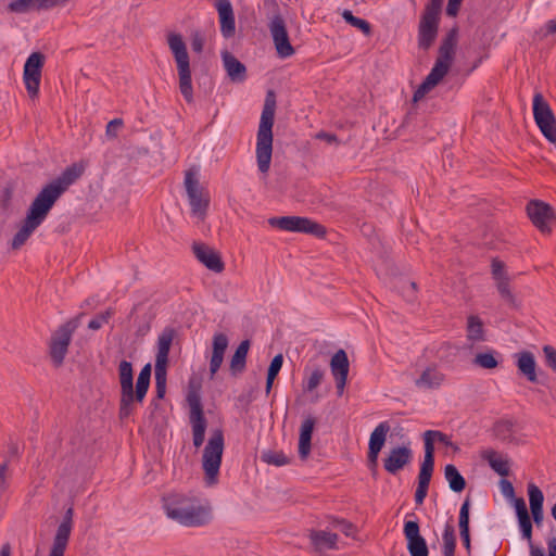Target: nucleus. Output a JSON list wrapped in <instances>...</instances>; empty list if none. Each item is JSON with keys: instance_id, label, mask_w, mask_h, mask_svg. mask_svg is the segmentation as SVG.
Instances as JSON below:
<instances>
[{"instance_id": "obj_1", "label": "nucleus", "mask_w": 556, "mask_h": 556, "mask_svg": "<svg viewBox=\"0 0 556 556\" xmlns=\"http://www.w3.org/2000/svg\"><path fill=\"white\" fill-rule=\"evenodd\" d=\"M84 165L73 163L59 177L42 187L30 203L20 229L11 241L12 250H20L26 243L34 231L46 220L58 200L84 174Z\"/></svg>"}, {"instance_id": "obj_2", "label": "nucleus", "mask_w": 556, "mask_h": 556, "mask_svg": "<svg viewBox=\"0 0 556 556\" xmlns=\"http://www.w3.org/2000/svg\"><path fill=\"white\" fill-rule=\"evenodd\" d=\"M163 508L168 518L186 527H202L213 518L208 504H202L194 497L178 493L164 497Z\"/></svg>"}, {"instance_id": "obj_3", "label": "nucleus", "mask_w": 556, "mask_h": 556, "mask_svg": "<svg viewBox=\"0 0 556 556\" xmlns=\"http://www.w3.org/2000/svg\"><path fill=\"white\" fill-rule=\"evenodd\" d=\"M457 43L458 28L453 27L443 37L438 50L437 60L430 73L414 92L413 100L415 102L422 99L431 89L438 86L448 73L455 59Z\"/></svg>"}, {"instance_id": "obj_4", "label": "nucleus", "mask_w": 556, "mask_h": 556, "mask_svg": "<svg viewBox=\"0 0 556 556\" xmlns=\"http://www.w3.org/2000/svg\"><path fill=\"white\" fill-rule=\"evenodd\" d=\"M276 111V94L274 90L266 93L256 137V161L258 170L266 174L269 170L273 153V126Z\"/></svg>"}, {"instance_id": "obj_5", "label": "nucleus", "mask_w": 556, "mask_h": 556, "mask_svg": "<svg viewBox=\"0 0 556 556\" xmlns=\"http://www.w3.org/2000/svg\"><path fill=\"white\" fill-rule=\"evenodd\" d=\"M168 47L177 64L179 76V90L184 99L191 103L193 101V88L191 79L190 60L186 43L180 34L170 33L167 36Z\"/></svg>"}, {"instance_id": "obj_6", "label": "nucleus", "mask_w": 556, "mask_h": 556, "mask_svg": "<svg viewBox=\"0 0 556 556\" xmlns=\"http://www.w3.org/2000/svg\"><path fill=\"white\" fill-rule=\"evenodd\" d=\"M223 452L224 433L220 429H216L210 437L207 444L203 450L202 467L208 484H214L217 481Z\"/></svg>"}, {"instance_id": "obj_7", "label": "nucleus", "mask_w": 556, "mask_h": 556, "mask_svg": "<svg viewBox=\"0 0 556 556\" xmlns=\"http://www.w3.org/2000/svg\"><path fill=\"white\" fill-rule=\"evenodd\" d=\"M199 390L200 386H195L193 381H190L187 402L190 407L189 420L192 428L193 445L197 448L203 444L207 427Z\"/></svg>"}, {"instance_id": "obj_8", "label": "nucleus", "mask_w": 556, "mask_h": 556, "mask_svg": "<svg viewBox=\"0 0 556 556\" xmlns=\"http://www.w3.org/2000/svg\"><path fill=\"white\" fill-rule=\"evenodd\" d=\"M84 313L78 314L74 318L61 325L52 334L50 341V356L55 366H61L64 362L72 336L80 325V318Z\"/></svg>"}, {"instance_id": "obj_9", "label": "nucleus", "mask_w": 556, "mask_h": 556, "mask_svg": "<svg viewBox=\"0 0 556 556\" xmlns=\"http://www.w3.org/2000/svg\"><path fill=\"white\" fill-rule=\"evenodd\" d=\"M533 117L542 135L552 143L556 142V118L541 92L533 96Z\"/></svg>"}, {"instance_id": "obj_10", "label": "nucleus", "mask_w": 556, "mask_h": 556, "mask_svg": "<svg viewBox=\"0 0 556 556\" xmlns=\"http://www.w3.org/2000/svg\"><path fill=\"white\" fill-rule=\"evenodd\" d=\"M268 224L271 227H276L281 230L309 233V235H314L318 238H321L326 235V228L323 225H320L307 217H300V216L271 217L268 219Z\"/></svg>"}, {"instance_id": "obj_11", "label": "nucleus", "mask_w": 556, "mask_h": 556, "mask_svg": "<svg viewBox=\"0 0 556 556\" xmlns=\"http://www.w3.org/2000/svg\"><path fill=\"white\" fill-rule=\"evenodd\" d=\"M151 371L152 367L151 364H146L137 378L136 382V393L135 394H125L121 393V400H119V418L125 419L128 418L132 412V404L134 402L141 403L149 390L150 387V380H151Z\"/></svg>"}, {"instance_id": "obj_12", "label": "nucleus", "mask_w": 556, "mask_h": 556, "mask_svg": "<svg viewBox=\"0 0 556 556\" xmlns=\"http://www.w3.org/2000/svg\"><path fill=\"white\" fill-rule=\"evenodd\" d=\"M185 188L188 194L191 212L193 215L201 219H204L210 198L204 189L200 186V182L194 173L188 170L185 175Z\"/></svg>"}, {"instance_id": "obj_13", "label": "nucleus", "mask_w": 556, "mask_h": 556, "mask_svg": "<svg viewBox=\"0 0 556 556\" xmlns=\"http://www.w3.org/2000/svg\"><path fill=\"white\" fill-rule=\"evenodd\" d=\"M268 28L273 37L277 54L282 59L293 55L295 51L290 43L286 22L279 13L275 14L270 18Z\"/></svg>"}, {"instance_id": "obj_14", "label": "nucleus", "mask_w": 556, "mask_h": 556, "mask_svg": "<svg viewBox=\"0 0 556 556\" xmlns=\"http://www.w3.org/2000/svg\"><path fill=\"white\" fill-rule=\"evenodd\" d=\"M43 63L45 55L40 52H33L25 62L23 79L30 98L38 96Z\"/></svg>"}, {"instance_id": "obj_15", "label": "nucleus", "mask_w": 556, "mask_h": 556, "mask_svg": "<svg viewBox=\"0 0 556 556\" xmlns=\"http://www.w3.org/2000/svg\"><path fill=\"white\" fill-rule=\"evenodd\" d=\"M527 214L532 224L544 235L551 233L549 224L555 220L554 208L541 201L532 200L527 204Z\"/></svg>"}, {"instance_id": "obj_16", "label": "nucleus", "mask_w": 556, "mask_h": 556, "mask_svg": "<svg viewBox=\"0 0 556 556\" xmlns=\"http://www.w3.org/2000/svg\"><path fill=\"white\" fill-rule=\"evenodd\" d=\"M440 14L425 11L418 25V48L427 51L434 43L439 30Z\"/></svg>"}, {"instance_id": "obj_17", "label": "nucleus", "mask_w": 556, "mask_h": 556, "mask_svg": "<svg viewBox=\"0 0 556 556\" xmlns=\"http://www.w3.org/2000/svg\"><path fill=\"white\" fill-rule=\"evenodd\" d=\"M73 507H68L63 516V520L56 529L49 556H64L73 529Z\"/></svg>"}, {"instance_id": "obj_18", "label": "nucleus", "mask_w": 556, "mask_h": 556, "mask_svg": "<svg viewBox=\"0 0 556 556\" xmlns=\"http://www.w3.org/2000/svg\"><path fill=\"white\" fill-rule=\"evenodd\" d=\"M403 532L407 541V551L410 556H429L428 545L425 538L420 534L418 521H405Z\"/></svg>"}, {"instance_id": "obj_19", "label": "nucleus", "mask_w": 556, "mask_h": 556, "mask_svg": "<svg viewBox=\"0 0 556 556\" xmlns=\"http://www.w3.org/2000/svg\"><path fill=\"white\" fill-rule=\"evenodd\" d=\"M388 421L380 422L371 432L368 443V466L371 470H376L378 466V457L384 446L387 434L390 431Z\"/></svg>"}, {"instance_id": "obj_20", "label": "nucleus", "mask_w": 556, "mask_h": 556, "mask_svg": "<svg viewBox=\"0 0 556 556\" xmlns=\"http://www.w3.org/2000/svg\"><path fill=\"white\" fill-rule=\"evenodd\" d=\"M350 363L344 350H338L331 357L330 370L336 381L338 395L341 396L346 384Z\"/></svg>"}, {"instance_id": "obj_21", "label": "nucleus", "mask_w": 556, "mask_h": 556, "mask_svg": "<svg viewBox=\"0 0 556 556\" xmlns=\"http://www.w3.org/2000/svg\"><path fill=\"white\" fill-rule=\"evenodd\" d=\"M505 264L502 261H492V276L501 298L510 306H517L516 298L510 290V279L504 270Z\"/></svg>"}, {"instance_id": "obj_22", "label": "nucleus", "mask_w": 556, "mask_h": 556, "mask_svg": "<svg viewBox=\"0 0 556 556\" xmlns=\"http://www.w3.org/2000/svg\"><path fill=\"white\" fill-rule=\"evenodd\" d=\"M192 251L197 260L202 263L207 269L214 273H222L225 269V264L214 249L202 242H194Z\"/></svg>"}, {"instance_id": "obj_23", "label": "nucleus", "mask_w": 556, "mask_h": 556, "mask_svg": "<svg viewBox=\"0 0 556 556\" xmlns=\"http://www.w3.org/2000/svg\"><path fill=\"white\" fill-rule=\"evenodd\" d=\"M214 5L218 12L223 37L226 39L233 37L236 34V20L231 2L229 0H215Z\"/></svg>"}, {"instance_id": "obj_24", "label": "nucleus", "mask_w": 556, "mask_h": 556, "mask_svg": "<svg viewBox=\"0 0 556 556\" xmlns=\"http://www.w3.org/2000/svg\"><path fill=\"white\" fill-rule=\"evenodd\" d=\"M516 366L520 376L531 383H540L535 357L530 351H520L514 354Z\"/></svg>"}, {"instance_id": "obj_25", "label": "nucleus", "mask_w": 556, "mask_h": 556, "mask_svg": "<svg viewBox=\"0 0 556 556\" xmlns=\"http://www.w3.org/2000/svg\"><path fill=\"white\" fill-rule=\"evenodd\" d=\"M413 452L408 446L393 447L388 457L383 459L384 469L392 475H395L404 466L410 463Z\"/></svg>"}, {"instance_id": "obj_26", "label": "nucleus", "mask_w": 556, "mask_h": 556, "mask_svg": "<svg viewBox=\"0 0 556 556\" xmlns=\"http://www.w3.org/2000/svg\"><path fill=\"white\" fill-rule=\"evenodd\" d=\"M528 496L531 511V520L538 528H540L542 527L544 520V494L536 484L530 482L528 484Z\"/></svg>"}, {"instance_id": "obj_27", "label": "nucleus", "mask_w": 556, "mask_h": 556, "mask_svg": "<svg viewBox=\"0 0 556 556\" xmlns=\"http://www.w3.org/2000/svg\"><path fill=\"white\" fill-rule=\"evenodd\" d=\"M176 336V330L172 327H166L157 338V352L155 356V367L167 368L168 354L173 340Z\"/></svg>"}, {"instance_id": "obj_28", "label": "nucleus", "mask_w": 556, "mask_h": 556, "mask_svg": "<svg viewBox=\"0 0 556 556\" xmlns=\"http://www.w3.org/2000/svg\"><path fill=\"white\" fill-rule=\"evenodd\" d=\"M445 380V375L437 367L429 366L415 380V386L421 390L439 389Z\"/></svg>"}, {"instance_id": "obj_29", "label": "nucleus", "mask_w": 556, "mask_h": 556, "mask_svg": "<svg viewBox=\"0 0 556 556\" xmlns=\"http://www.w3.org/2000/svg\"><path fill=\"white\" fill-rule=\"evenodd\" d=\"M316 425V418L306 416L300 427L299 435V455L301 459H306L312 448V435Z\"/></svg>"}, {"instance_id": "obj_30", "label": "nucleus", "mask_w": 556, "mask_h": 556, "mask_svg": "<svg viewBox=\"0 0 556 556\" xmlns=\"http://www.w3.org/2000/svg\"><path fill=\"white\" fill-rule=\"evenodd\" d=\"M223 61L226 72L232 81L242 83L247 78V68L235 55L225 51Z\"/></svg>"}, {"instance_id": "obj_31", "label": "nucleus", "mask_w": 556, "mask_h": 556, "mask_svg": "<svg viewBox=\"0 0 556 556\" xmlns=\"http://www.w3.org/2000/svg\"><path fill=\"white\" fill-rule=\"evenodd\" d=\"M118 379L121 384V393L135 394L134 389V370L132 364L123 359L118 365Z\"/></svg>"}, {"instance_id": "obj_32", "label": "nucleus", "mask_w": 556, "mask_h": 556, "mask_svg": "<svg viewBox=\"0 0 556 556\" xmlns=\"http://www.w3.org/2000/svg\"><path fill=\"white\" fill-rule=\"evenodd\" d=\"M250 349V341L243 340L239 346L236 349L231 361H230V370L233 375L238 372H242L245 369L247 355Z\"/></svg>"}, {"instance_id": "obj_33", "label": "nucleus", "mask_w": 556, "mask_h": 556, "mask_svg": "<svg viewBox=\"0 0 556 556\" xmlns=\"http://www.w3.org/2000/svg\"><path fill=\"white\" fill-rule=\"evenodd\" d=\"M444 477L448 482L450 489L455 493H460L466 488V480L460 475L455 465L448 464L444 468Z\"/></svg>"}, {"instance_id": "obj_34", "label": "nucleus", "mask_w": 556, "mask_h": 556, "mask_svg": "<svg viewBox=\"0 0 556 556\" xmlns=\"http://www.w3.org/2000/svg\"><path fill=\"white\" fill-rule=\"evenodd\" d=\"M434 438L432 435H428V430L424 433V442H425V457L421 463L420 470L431 471L434 469Z\"/></svg>"}, {"instance_id": "obj_35", "label": "nucleus", "mask_w": 556, "mask_h": 556, "mask_svg": "<svg viewBox=\"0 0 556 556\" xmlns=\"http://www.w3.org/2000/svg\"><path fill=\"white\" fill-rule=\"evenodd\" d=\"M309 538L316 548H333L338 540V535L336 533L327 531H312Z\"/></svg>"}, {"instance_id": "obj_36", "label": "nucleus", "mask_w": 556, "mask_h": 556, "mask_svg": "<svg viewBox=\"0 0 556 556\" xmlns=\"http://www.w3.org/2000/svg\"><path fill=\"white\" fill-rule=\"evenodd\" d=\"M467 339L472 342L484 341L483 323L478 316L468 317Z\"/></svg>"}, {"instance_id": "obj_37", "label": "nucleus", "mask_w": 556, "mask_h": 556, "mask_svg": "<svg viewBox=\"0 0 556 556\" xmlns=\"http://www.w3.org/2000/svg\"><path fill=\"white\" fill-rule=\"evenodd\" d=\"M431 471L419 470L418 473V485L415 491V502L417 505H421L428 494L429 484L432 478Z\"/></svg>"}, {"instance_id": "obj_38", "label": "nucleus", "mask_w": 556, "mask_h": 556, "mask_svg": "<svg viewBox=\"0 0 556 556\" xmlns=\"http://www.w3.org/2000/svg\"><path fill=\"white\" fill-rule=\"evenodd\" d=\"M431 471L419 470L418 473V485L415 491V502L417 505H421L428 494L429 484L432 478Z\"/></svg>"}, {"instance_id": "obj_39", "label": "nucleus", "mask_w": 556, "mask_h": 556, "mask_svg": "<svg viewBox=\"0 0 556 556\" xmlns=\"http://www.w3.org/2000/svg\"><path fill=\"white\" fill-rule=\"evenodd\" d=\"M443 540V555L454 556L456 547L455 529L452 525L446 523L442 534Z\"/></svg>"}, {"instance_id": "obj_40", "label": "nucleus", "mask_w": 556, "mask_h": 556, "mask_svg": "<svg viewBox=\"0 0 556 556\" xmlns=\"http://www.w3.org/2000/svg\"><path fill=\"white\" fill-rule=\"evenodd\" d=\"M484 458L489 462L491 468L500 476L506 477L509 475L508 462L497 458L495 451H488L484 455Z\"/></svg>"}, {"instance_id": "obj_41", "label": "nucleus", "mask_w": 556, "mask_h": 556, "mask_svg": "<svg viewBox=\"0 0 556 556\" xmlns=\"http://www.w3.org/2000/svg\"><path fill=\"white\" fill-rule=\"evenodd\" d=\"M261 459L262 462L274 466H285L290 463V459L282 451H264L261 455Z\"/></svg>"}, {"instance_id": "obj_42", "label": "nucleus", "mask_w": 556, "mask_h": 556, "mask_svg": "<svg viewBox=\"0 0 556 556\" xmlns=\"http://www.w3.org/2000/svg\"><path fill=\"white\" fill-rule=\"evenodd\" d=\"M342 17L348 24L358 28L364 35L369 36L371 34L370 24L366 20L354 16L351 11L344 10Z\"/></svg>"}, {"instance_id": "obj_43", "label": "nucleus", "mask_w": 556, "mask_h": 556, "mask_svg": "<svg viewBox=\"0 0 556 556\" xmlns=\"http://www.w3.org/2000/svg\"><path fill=\"white\" fill-rule=\"evenodd\" d=\"M155 392L157 399H163L166 393L167 368L154 367Z\"/></svg>"}, {"instance_id": "obj_44", "label": "nucleus", "mask_w": 556, "mask_h": 556, "mask_svg": "<svg viewBox=\"0 0 556 556\" xmlns=\"http://www.w3.org/2000/svg\"><path fill=\"white\" fill-rule=\"evenodd\" d=\"M513 422L509 420H500L494 425V434L502 441H509L513 437Z\"/></svg>"}, {"instance_id": "obj_45", "label": "nucleus", "mask_w": 556, "mask_h": 556, "mask_svg": "<svg viewBox=\"0 0 556 556\" xmlns=\"http://www.w3.org/2000/svg\"><path fill=\"white\" fill-rule=\"evenodd\" d=\"M494 354L495 352L478 353L473 363L484 369H494L498 365Z\"/></svg>"}, {"instance_id": "obj_46", "label": "nucleus", "mask_w": 556, "mask_h": 556, "mask_svg": "<svg viewBox=\"0 0 556 556\" xmlns=\"http://www.w3.org/2000/svg\"><path fill=\"white\" fill-rule=\"evenodd\" d=\"M324 378V370L319 367L312 370L309 376L306 378L304 383V390L307 392L314 391L321 382Z\"/></svg>"}, {"instance_id": "obj_47", "label": "nucleus", "mask_w": 556, "mask_h": 556, "mask_svg": "<svg viewBox=\"0 0 556 556\" xmlns=\"http://www.w3.org/2000/svg\"><path fill=\"white\" fill-rule=\"evenodd\" d=\"M470 506H471V501H470V497L467 496L466 500L463 502V504L460 506V510H459V518H458L459 530L469 528Z\"/></svg>"}, {"instance_id": "obj_48", "label": "nucleus", "mask_w": 556, "mask_h": 556, "mask_svg": "<svg viewBox=\"0 0 556 556\" xmlns=\"http://www.w3.org/2000/svg\"><path fill=\"white\" fill-rule=\"evenodd\" d=\"M519 528L521 531V535L525 540L528 541L529 544H532V520L531 517H525L521 519H518Z\"/></svg>"}, {"instance_id": "obj_49", "label": "nucleus", "mask_w": 556, "mask_h": 556, "mask_svg": "<svg viewBox=\"0 0 556 556\" xmlns=\"http://www.w3.org/2000/svg\"><path fill=\"white\" fill-rule=\"evenodd\" d=\"M228 346V338L225 333H215L213 337V352L217 354H225Z\"/></svg>"}, {"instance_id": "obj_50", "label": "nucleus", "mask_w": 556, "mask_h": 556, "mask_svg": "<svg viewBox=\"0 0 556 556\" xmlns=\"http://www.w3.org/2000/svg\"><path fill=\"white\" fill-rule=\"evenodd\" d=\"M428 435H432L434 440L444 444L447 447H451L454 452H458L459 447L457 444L453 443L450 437L438 430H428Z\"/></svg>"}, {"instance_id": "obj_51", "label": "nucleus", "mask_w": 556, "mask_h": 556, "mask_svg": "<svg viewBox=\"0 0 556 556\" xmlns=\"http://www.w3.org/2000/svg\"><path fill=\"white\" fill-rule=\"evenodd\" d=\"M124 122L122 118H114L110 121L105 127V135L109 139H115L118 135V131L123 127Z\"/></svg>"}, {"instance_id": "obj_52", "label": "nucleus", "mask_w": 556, "mask_h": 556, "mask_svg": "<svg viewBox=\"0 0 556 556\" xmlns=\"http://www.w3.org/2000/svg\"><path fill=\"white\" fill-rule=\"evenodd\" d=\"M282 364H283L282 354L275 355L269 364V367L267 370V376L277 377L282 367Z\"/></svg>"}, {"instance_id": "obj_53", "label": "nucleus", "mask_w": 556, "mask_h": 556, "mask_svg": "<svg viewBox=\"0 0 556 556\" xmlns=\"http://www.w3.org/2000/svg\"><path fill=\"white\" fill-rule=\"evenodd\" d=\"M543 353L545 355L546 365L556 371V350L552 345H544Z\"/></svg>"}, {"instance_id": "obj_54", "label": "nucleus", "mask_w": 556, "mask_h": 556, "mask_svg": "<svg viewBox=\"0 0 556 556\" xmlns=\"http://www.w3.org/2000/svg\"><path fill=\"white\" fill-rule=\"evenodd\" d=\"M514 507L516 511L517 519H521L525 517H529V511L526 505V502L522 497H514Z\"/></svg>"}, {"instance_id": "obj_55", "label": "nucleus", "mask_w": 556, "mask_h": 556, "mask_svg": "<svg viewBox=\"0 0 556 556\" xmlns=\"http://www.w3.org/2000/svg\"><path fill=\"white\" fill-rule=\"evenodd\" d=\"M33 0H13L9 3V10L16 13H24L28 10Z\"/></svg>"}, {"instance_id": "obj_56", "label": "nucleus", "mask_w": 556, "mask_h": 556, "mask_svg": "<svg viewBox=\"0 0 556 556\" xmlns=\"http://www.w3.org/2000/svg\"><path fill=\"white\" fill-rule=\"evenodd\" d=\"M333 526L343 532L346 536H352L355 532V526L346 520H336Z\"/></svg>"}, {"instance_id": "obj_57", "label": "nucleus", "mask_w": 556, "mask_h": 556, "mask_svg": "<svg viewBox=\"0 0 556 556\" xmlns=\"http://www.w3.org/2000/svg\"><path fill=\"white\" fill-rule=\"evenodd\" d=\"M224 361V354L212 353L211 362H210V372L213 377L219 369L222 363Z\"/></svg>"}, {"instance_id": "obj_58", "label": "nucleus", "mask_w": 556, "mask_h": 556, "mask_svg": "<svg viewBox=\"0 0 556 556\" xmlns=\"http://www.w3.org/2000/svg\"><path fill=\"white\" fill-rule=\"evenodd\" d=\"M500 485H501V492L503 493V495L505 497H507V498L515 497V489H514L513 483L509 480L502 479L500 481Z\"/></svg>"}, {"instance_id": "obj_59", "label": "nucleus", "mask_w": 556, "mask_h": 556, "mask_svg": "<svg viewBox=\"0 0 556 556\" xmlns=\"http://www.w3.org/2000/svg\"><path fill=\"white\" fill-rule=\"evenodd\" d=\"M203 47H204L203 37L199 33H195L191 39L192 50L197 53H201L203 51Z\"/></svg>"}, {"instance_id": "obj_60", "label": "nucleus", "mask_w": 556, "mask_h": 556, "mask_svg": "<svg viewBox=\"0 0 556 556\" xmlns=\"http://www.w3.org/2000/svg\"><path fill=\"white\" fill-rule=\"evenodd\" d=\"M460 4L462 0H448L446 7V14L452 17L456 16L459 11Z\"/></svg>"}, {"instance_id": "obj_61", "label": "nucleus", "mask_w": 556, "mask_h": 556, "mask_svg": "<svg viewBox=\"0 0 556 556\" xmlns=\"http://www.w3.org/2000/svg\"><path fill=\"white\" fill-rule=\"evenodd\" d=\"M442 5L443 0H430L425 7V11L441 14Z\"/></svg>"}, {"instance_id": "obj_62", "label": "nucleus", "mask_w": 556, "mask_h": 556, "mask_svg": "<svg viewBox=\"0 0 556 556\" xmlns=\"http://www.w3.org/2000/svg\"><path fill=\"white\" fill-rule=\"evenodd\" d=\"M459 535H460V539H462V542H463L465 548L469 553L470 548H471L470 529L468 528V529L459 530Z\"/></svg>"}, {"instance_id": "obj_63", "label": "nucleus", "mask_w": 556, "mask_h": 556, "mask_svg": "<svg viewBox=\"0 0 556 556\" xmlns=\"http://www.w3.org/2000/svg\"><path fill=\"white\" fill-rule=\"evenodd\" d=\"M316 138L320 139V140H325L327 143H337L338 142V137L334 134H329V132H325V131H319L316 135Z\"/></svg>"}, {"instance_id": "obj_64", "label": "nucleus", "mask_w": 556, "mask_h": 556, "mask_svg": "<svg viewBox=\"0 0 556 556\" xmlns=\"http://www.w3.org/2000/svg\"><path fill=\"white\" fill-rule=\"evenodd\" d=\"M548 556H556V538L553 536L547 540Z\"/></svg>"}]
</instances>
